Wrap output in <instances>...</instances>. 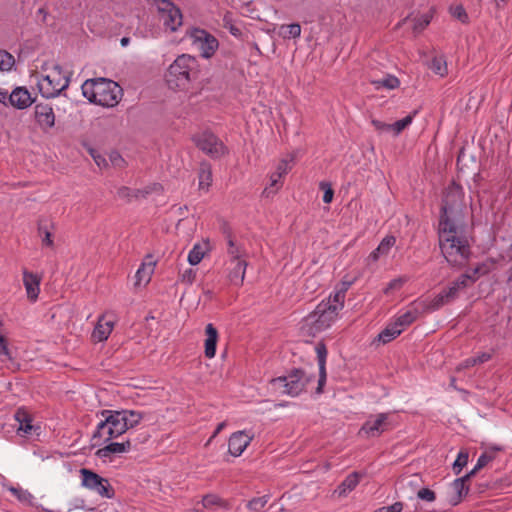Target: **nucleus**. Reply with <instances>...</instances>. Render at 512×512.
Instances as JSON below:
<instances>
[{"label": "nucleus", "instance_id": "nucleus-1", "mask_svg": "<svg viewBox=\"0 0 512 512\" xmlns=\"http://www.w3.org/2000/svg\"><path fill=\"white\" fill-rule=\"evenodd\" d=\"M463 187L452 181L443 192L437 235L439 247L448 265L463 269L472 256L473 238L465 221L466 204Z\"/></svg>", "mask_w": 512, "mask_h": 512}, {"label": "nucleus", "instance_id": "nucleus-2", "mask_svg": "<svg viewBox=\"0 0 512 512\" xmlns=\"http://www.w3.org/2000/svg\"><path fill=\"white\" fill-rule=\"evenodd\" d=\"M83 96L91 103L103 106H116L122 96V88L106 78L87 79L81 86Z\"/></svg>", "mask_w": 512, "mask_h": 512}, {"label": "nucleus", "instance_id": "nucleus-3", "mask_svg": "<svg viewBox=\"0 0 512 512\" xmlns=\"http://www.w3.org/2000/svg\"><path fill=\"white\" fill-rule=\"evenodd\" d=\"M103 418L96 426L91 437L93 447L101 445L118 438L127 432V422L124 421L125 413L121 410H101L99 412Z\"/></svg>", "mask_w": 512, "mask_h": 512}, {"label": "nucleus", "instance_id": "nucleus-4", "mask_svg": "<svg viewBox=\"0 0 512 512\" xmlns=\"http://www.w3.org/2000/svg\"><path fill=\"white\" fill-rule=\"evenodd\" d=\"M313 378L314 375H308L303 368L293 367L285 375L272 378L269 383L275 392L297 397L306 390Z\"/></svg>", "mask_w": 512, "mask_h": 512}, {"label": "nucleus", "instance_id": "nucleus-5", "mask_svg": "<svg viewBox=\"0 0 512 512\" xmlns=\"http://www.w3.org/2000/svg\"><path fill=\"white\" fill-rule=\"evenodd\" d=\"M339 314V307L331 306L330 300H322L308 316L306 321L313 334L322 332L336 321Z\"/></svg>", "mask_w": 512, "mask_h": 512}, {"label": "nucleus", "instance_id": "nucleus-6", "mask_svg": "<svg viewBox=\"0 0 512 512\" xmlns=\"http://www.w3.org/2000/svg\"><path fill=\"white\" fill-rule=\"evenodd\" d=\"M191 140L200 151L212 160H219L229 154L228 147L209 129L192 135Z\"/></svg>", "mask_w": 512, "mask_h": 512}, {"label": "nucleus", "instance_id": "nucleus-7", "mask_svg": "<svg viewBox=\"0 0 512 512\" xmlns=\"http://www.w3.org/2000/svg\"><path fill=\"white\" fill-rule=\"evenodd\" d=\"M186 36L204 59H210L219 47L217 38L205 29L192 27L186 32Z\"/></svg>", "mask_w": 512, "mask_h": 512}, {"label": "nucleus", "instance_id": "nucleus-8", "mask_svg": "<svg viewBox=\"0 0 512 512\" xmlns=\"http://www.w3.org/2000/svg\"><path fill=\"white\" fill-rule=\"evenodd\" d=\"M79 473L81 485L84 488L97 493L103 498L112 499L115 497V490L107 478L88 468H81Z\"/></svg>", "mask_w": 512, "mask_h": 512}, {"label": "nucleus", "instance_id": "nucleus-9", "mask_svg": "<svg viewBox=\"0 0 512 512\" xmlns=\"http://www.w3.org/2000/svg\"><path fill=\"white\" fill-rule=\"evenodd\" d=\"M392 413L383 412L375 416H370L359 429L358 435L366 438H378L383 433L391 431L394 428Z\"/></svg>", "mask_w": 512, "mask_h": 512}, {"label": "nucleus", "instance_id": "nucleus-10", "mask_svg": "<svg viewBox=\"0 0 512 512\" xmlns=\"http://www.w3.org/2000/svg\"><path fill=\"white\" fill-rule=\"evenodd\" d=\"M463 289L453 280L428 302H423L424 312H435L456 301Z\"/></svg>", "mask_w": 512, "mask_h": 512}, {"label": "nucleus", "instance_id": "nucleus-11", "mask_svg": "<svg viewBox=\"0 0 512 512\" xmlns=\"http://www.w3.org/2000/svg\"><path fill=\"white\" fill-rule=\"evenodd\" d=\"M190 66H168L165 73V81L172 90H188L192 79L196 78V72L189 69Z\"/></svg>", "mask_w": 512, "mask_h": 512}, {"label": "nucleus", "instance_id": "nucleus-12", "mask_svg": "<svg viewBox=\"0 0 512 512\" xmlns=\"http://www.w3.org/2000/svg\"><path fill=\"white\" fill-rule=\"evenodd\" d=\"M157 9L163 25L167 29L175 32L182 25L181 10L170 0H159L157 2Z\"/></svg>", "mask_w": 512, "mask_h": 512}, {"label": "nucleus", "instance_id": "nucleus-13", "mask_svg": "<svg viewBox=\"0 0 512 512\" xmlns=\"http://www.w3.org/2000/svg\"><path fill=\"white\" fill-rule=\"evenodd\" d=\"M52 68V73L44 76L38 85L41 95L46 99L58 96L61 91L66 89L69 85L68 77H64L63 84L61 85L59 82L54 83L55 78L61 75L62 66H52Z\"/></svg>", "mask_w": 512, "mask_h": 512}, {"label": "nucleus", "instance_id": "nucleus-14", "mask_svg": "<svg viewBox=\"0 0 512 512\" xmlns=\"http://www.w3.org/2000/svg\"><path fill=\"white\" fill-rule=\"evenodd\" d=\"M34 119L42 132L48 133L55 126V113L51 104L35 103Z\"/></svg>", "mask_w": 512, "mask_h": 512}, {"label": "nucleus", "instance_id": "nucleus-15", "mask_svg": "<svg viewBox=\"0 0 512 512\" xmlns=\"http://www.w3.org/2000/svg\"><path fill=\"white\" fill-rule=\"evenodd\" d=\"M490 271L491 268L487 262H480L477 263L473 268H467L465 272L460 274L455 279V281L463 290H465L466 288L475 284L480 277L489 274Z\"/></svg>", "mask_w": 512, "mask_h": 512}, {"label": "nucleus", "instance_id": "nucleus-16", "mask_svg": "<svg viewBox=\"0 0 512 512\" xmlns=\"http://www.w3.org/2000/svg\"><path fill=\"white\" fill-rule=\"evenodd\" d=\"M252 439L253 435H248L246 431L234 432L228 441L229 453L234 457L240 456L250 444Z\"/></svg>", "mask_w": 512, "mask_h": 512}, {"label": "nucleus", "instance_id": "nucleus-17", "mask_svg": "<svg viewBox=\"0 0 512 512\" xmlns=\"http://www.w3.org/2000/svg\"><path fill=\"white\" fill-rule=\"evenodd\" d=\"M108 444L99 448L95 455L100 459H111L112 455L125 453L131 450L135 445L132 444V439L128 438L124 442H107Z\"/></svg>", "mask_w": 512, "mask_h": 512}, {"label": "nucleus", "instance_id": "nucleus-18", "mask_svg": "<svg viewBox=\"0 0 512 512\" xmlns=\"http://www.w3.org/2000/svg\"><path fill=\"white\" fill-rule=\"evenodd\" d=\"M36 103L26 87H16L9 95V104L16 109L23 110Z\"/></svg>", "mask_w": 512, "mask_h": 512}, {"label": "nucleus", "instance_id": "nucleus-19", "mask_svg": "<svg viewBox=\"0 0 512 512\" xmlns=\"http://www.w3.org/2000/svg\"><path fill=\"white\" fill-rule=\"evenodd\" d=\"M15 420L19 423L18 432H22L25 435H32L40 430V426H35L32 424L33 417L30 412L25 407H20L15 412Z\"/></svg>", "mask_w": 512, "mask_h": 512}, {"label": "nucleus", "instance_id": "nucleus-20", "mask_svg": "<svg viewBox=\"0 0 512 512\" xmlns=\"http://www.w3.org/2000/svg\"><path fill=\"white\" fill-rule=\"evenodd\" d=\"M156 266V261L154 260L153 255H146L144 261L138 268L135 274V283L134 286H141L142 284L146 285L150 282L151 276L154 272Z\"/></svg>", "mask_w": 512, "mask_h": 512}, {"label": "nucleus", "instance_id": "nucleus-21", "mask_svg": "<svg viewBox=\"0 0 512 512\" xmlns=\"http://www.w3.org/2000/svg\"><path fill=\"white\" fill-rule=\"evenodd\" d=\"M158 186H160V184L157 183L146 186L143 189H132L127 186H121L117 190V195L127 203H130L133 199L146 198L153 191H155Z\"/></svg>", "mask_w": 512, "mask_h": 512}, {"label": "nucleus", "instance_id": "nucleus-22", "mask_svg": "<svg viewBox=\"0 0 512 512\" xmlns=\"http://www.w3.org/2000/svg\"><path fill=\"white\" fill-rule=\"evenodd\" d=\"M40 281L41 278L37 274L27 270L23 271V283L26 288L27 297L32 302H35L39 296Z\"/></svg>", "mask_w": 512, "mask_h": 512}, {"label": "nucleus", "instance_id": "nucleus-23", "mask_svg": "<svg viewBox=\"0 0 512 512\" xmlns=\"http://www.w3.org/2000/svg\"><path fill=\"white\" fill-rule=\"evenodd\" d=\"M205 335L206 339L204 342V354L205 357L211 359L216 354L219 333L212 323H208L205 327Z\"/></svg>", "mask_w": 512, "mask_h": 512}, {"label": "nucleus", "instance_id": "nucleus-24", "mask_svg": "<svg viewBox=\"0 0 512 512\" xmlns=\"http://www.w3.org/2000/svg\"><path fill=\"white\" fill-rule=\"evenodd\" d=\"M114 327V323L112 321H104V318L101 317L91 335V338L94 342H102L108 339Z\"/></svg>", "mask_w": 512, "mask_h": 512}, {"label": "nucleus", "instance_id": "nucleus-25", "mask_svg": "<svg viewBox=\"0 0 512 512\" xmlns=\"http://www.w3.org/2000/svg\"><path fill=\"white\" fill-rule=\"evenodd\" d=\"M234 267L230 270L228 277L231 283L235 285H242L245 277L246 267L248 265L244 258L230 260Z\"/></svg>", "mask_w": 512, "mask_h": 512}, {"label": "nucleus", "instance_id": "nucleus-26", "mask_svg": "<svg viewBox=\"0 0 512 512\" xmlns=\"http://www.w3.org/2000/svg\"><path fill=\"white\" fill-rule=\"evenodd\" d=\"M54 224L48 219L38 220V234L42 238V245L47 247H54L52 229Z\"/></svg>", "mask_w": 512, "mask_h": 512}, {"label": "nucleus", "instance_id": "nucleus-27", "mask_svg": "<svg viewBox=\"0 0 512 512\" xmlns=\"http://www.w3.org/2000/svg\"><path fill=\"white\" fill-rule=\"evenodd\" d=\"M396 238L393 235L385 236L376 249H374L368 256V259L376 262L381 255H387L390 249L395 245Z\"/></svg>", "mask_w": 512, "mask_h": 512}, {"label": "nucleus", "instance_id": "nucleus-28", "mask_svg": "<svg viewBox=\"0 0 512 512\" xmlns=\"http://www.w3.org/2000/svg\"><path fill=\"white\" fill-rule=\"evenodd\" d=\"M198 178L199 189L208 190L212 184V166L207 160L199 163Z\"/></svg>", "mask_w": 512, "mask_h": 512}, {"label": "nucleus", "instance_id": "nucleus-29", "mask_svg": "<svg viewBox=\"0 0 512 512\" xmlns=\"http://www.w3.org/2000/svg\"><path fill=\"white\" fill-rule=\"evenodd\" d=\"M370 83L377 91L381 89L394 90L400 86V80L392 74H385L381 79H371Z\"/></svg>", "mask_w": 512, "mask_h": 512}, {"label": "nucleus", "instance_id": "nucleus-30", "mask_svg": "<svg viewBox=\"0 0 512 512\" xmlns=\"http://www.w3.org/2000/svg\"><path fill=\"white\" fill-rule=\"evenodd\" d=\"M361 474L359 472H352L339 484L337 491L338 494L346 495L348 492L354 490L359 484Z\"/></svg>", "mask_w": 512, "mask_h": 512}, {"label": "nucleus", "instance_id": "nucleus-31", "mask_svg": "<svg viewBox=\"0 0 512 512\" xmlns=\"http://www.w3.org/2000/svg\"><path fill=\"white\" fill-rule=\"evenodd\" d=\"M401 333L402 328H398L394 322H391L378 334V341L383 344L389 343L397 338Z\"/></svg>", "mask_w": 512, "mask_h": 512}, {"label": "nucleus", "instance_id": "nucleus-32", "mask_svg": "<svg viewBox=\"0 0 512 512\" xmlns=\"http://www.w3.org/2000/svg\"><path fill=\"white\" fill-rule=\"evenodd\" d=\"M121 412L125 413L124 421L127 422V430L138 426L146 416V413L136 410L122 409Z\"/></svg>", "mask_w": 512, "mask_h": 512}, {"label": "nucleus", "instance_id": "nucleus-33", "mask_svg": "<svg viewBox=\"0 0 512 512\" xmlns=\"http://www.w3.org/2000/svg\"><path fill=\"white\" fill-rule=\"evenodd\" d=\"M452 486H453L455 492L453 493V495L449 499V502L453 506H456L468 494L469 487L467 485H464L460 481H456V480L453 481Z\"/></svg>", "mask_w": 512, "mask_h": 512}, {"label": "nucleus", "instance_id": "nucleus-34", "mask_svg": "<svg viewBox=\"0 0 512 512\" xmlns=\"http://www.w3.org/2000/svg\"><path fill=\"white\" fill-rule=\"evenodd\" d=\"M419 316V312L417 310H408L405 313L399 315L394 323L398 328H402V331L405 327L410 326L413 322L417 320Z\"/></svg>", "mask_w": 512, "mask_h": 512}, {"label": "nucleus", "instance_id": "nucleus-35", "mask_svg": "<svg viewBox=\"0 0 512 512\" xmlns=\"http://www.w3.org/2000/svg\"><path fill=\"white\" fill-rule=\"evenodd\" d=\"M227 243V254L230 256V260L241 259L246 256V250L240 244H237L234 239H229Z\"/></svg>", "mask_w": 512, "mask_h": 512}, {"label": "nucleus", "instance_id": "nucleus-36", "mask_svg": "<svg viewBox=\"0 0 512 512\" xmlns=\"http://www.w3.org/2000/svg\"><path fill=\"white\" fill-rule=\"evenodd\" d=\"M418 110H414L410 114H408L406 117L397 120L392 126V131L395 136H398L404 129H406L413 121L414 117L417 115Z\"/></svg>", "mask_w": 512, "mask_h": 512}, {"label": "nucleus", "instance_id": "nucleus-37", "mask_svg": "<svg viewBox=\"0 0 512 512\" xmlns=\"http://www.w3.org/2000/svg\"><path fill=\"white\" fill-rule=\"evenodd\" d=\"M469 459V453L467 449H461L457 455L456 460L452 465L453 472L459 475L462 469L467 465Z\"/></svg>", "mask_w": 512, "mask_h": 512}, {"label": "nucleus", "instance_id": "nucleus-38", "mask_svg": "<svg viewBox=\"0 0 512 512\" xmlns=\"http://www.w3.org/2000/svg\"><path fill=\"white\" fill-rule=\"evenodd\" d=\"M432 16L428 13L423 14L419 17H415L412 19L413 22V32L415 34H419L422 32L431 22Z\"/></svg>", "mask_w": 512, "mask_h": 512}, {"label": "nucleus", "instance_id": "nucleus-39", "mask_svg": "<svg viewBox=\"0 0 512 512\" xmlns=\"http://www.w3.org/2000/svg\"><path fill=\"white\" fill-rule=\"evenodd\" d=\"M269 500L268 495H264L261 497H254L250 501H248L246 507L253 512H262L264 507L266 506Z\"/></svg>", "mask_w": 512, "mask_h": 512}, {"label": "nucleus", "instance_id": "nucleus-40", "mask_svg": "<svg viewBox=\"0 0 512 512\" xmlns=\"http://www.w3.org/2000/svg\"><path fill=\"white\" fill-rule=\"evenodd\" d=\"M205 255L203 248L200 244H195L188 254V262L194 266L201 262Z\"/></svg>", "mask_w": 512, "mask_h": 512}, {"label": "nucleus", "instance_id": "nucleus-41", "mask_svg": "<svg viewBox=\"0 0 512 512\" xmlns=\"http://www.w3.org/2000/svg\"><path fill=\"white\" fill-rule=\"evenodd\" d=\"M346 293L336 288L334 293H331L326 300H330L331 306L339 307V312L344 308Z\"/></svg>", "mask_w": 512, "mask_h": 512}, {"label": "nucleus", "instance_id": "nucleus-42", "mask_svg": "<svg viewBox=\"0 0 512 512\" xmlns=\"http://www.w3.org/2000/svg\"><path fill=\"white\" fill-rule=\"evenodd\" d=\"M281 33L285 38H297L301 34V26L298 23L282 26Z\"/></svg>", "mask_w": 512, "mask_h": 512}, {"label": "nucleus", "instance_id": "nucleus-43", "mask_svg": "<svg viewBox=\"0 0 512 512\" xmlns=\"http://www.w3.org/2000/svg\"><path fill=\"white\" fill-rule=\"evenodd\" d=\"M317 361L319 368H326V358H327V347L323 341L317 343L316 347Z\"/></svg>", "mask_w": 512, "mask_h": 512}, {"label": "nucleus", "instance_id": "nucleus-44", "mask_svg": "<svg viewBox=\"0 0 512 512\" xmlns=\"http://www.w3.org/2000/svg\"><path fill=\"white\" fill-rule=\"evenodd\" d=\"M319 188L323 191V202L325 204H330L334 197V190L331 187V184L328 182H320Z\"/></svg>", "mask_w": 512, "mask_h": 512}, {"label": "nucleus", "instance_id": "nucleus-45", "mask_svg": "<svg viewBox=\"0 0 512 512\" xmlns=\"http://www.w3.org/2000/svg\"><path fill=\"white\" fill-rule=\"evenodd\" d=\"M280 179L281 178H278L277 176V172L273 173L271 176H270V181H271V184L270 186L271 187H275L276 186V189L275 190H272L271 188L269 187H266L263 192H262V196L263 197H270L271 195L275 194L277 192V190L279 189L280 186H277V184L280 182Z\"/></svg>", "mask_w": 512, "mask_h": 512}, {"label": "nucleus", "instance_id": "nucleus-46", "mask_svg": "<svg viewBox=\"0 0 512 512\" xmlns=\"http://www.w3.org/2000/svg\"><path fill=\"white\" fill-rule=\"evenodd\" d=\"M417 497L425 502H433L436 499V493L433 490L424 487L418 490Z\"/></svg>", "mask_w": 512, "mask_h": 512}, {"label": "nucleus", "instance_id": "nucleus-47", "mask_svg": "<svg viewBox=\"0 0 512 512\" xmlns=\"http://www.w3.org/2000/svg\"><path fill=\"white\" fill-rule=\"evenodd\" d=\"M9 491L17 497V499L21 502L29 501L32 498V495L27 491L21 488L11 486Z\"/></svg>", "mask_w": 512, "mask_h": 512}, {"label": "nucleus", "instance_id": "nucleus-48", "mask_svg": "<svg viewBox=\"0 0 512 512\" xmlns=\"http://www.w3.org/2000/svg\"><path fill=\"white\" fill-rule=\"evenodd\" d=\"M219 229L226 241H228L229 239H234L233 230L228 221L222 219L220 221Z\"/></svg>", "mask_w": 512, "mask_h": 512}, {"label": "nucleus", "instance_id": "nucleus-49", "mask_svg": "<svg viewBox=\"0 0 512 512\" xmlns=\"http://www.w3.org/2000/svg\"><path fill=\"white\" fill-rule=\"evenodd\" d=\"M4 323L2 320H0V329L3 327ZM0 355H5L9 359H11V354L8 349V340L6 336L0 332Z\"/></svg>", "mask_w": 512, "mask_h": 512}, {"label": "nucleus", "instance_id": "nucleus-50", "mask_svg": "<svg viewBox=\"0 0 512 512\" xmlns=\"http://www.w3.org/2000/svg\"><path fill=\"white\" fill-rule=\"evenodd\" d=\"M222 499L214 494H208L203 497L202 504L205 508H211L215 505H220L222 503Z\"/></svg>", "mask_w": 512, "mask_h": 512}, {"label": "nucleus", "instance_id": "nucleus-51", "mask_svg": "<svg viewBox=\"0 0 512 512\" xmlns=\"http://www.w3.org/2000/svg\"><path fill=\"white\" fill-rule=\"evenodd\" d=\"M405 282H406V279L402 278V277L395 278V279L391 280L387 284L386 288L383 290L384 294H388L392 290L400 289Z\"/></svg>", "mask_w": 512, "mask_h": 512}, {"label": "nucleus", "instance_id": "nucleus-52", "mask_svg": "<svg viewBox=\"0 0 512 512\" xmlns=\"http://www.w3.org/2000/svg\"><path fill=\"white\" fill-rule=\"evenodd\" d=\"M89 154L94 159L95 163L97 164V166L99 168L108 166V162H107L106 158L104 156H102L101 154H99L97 150L90 148Z\"/></svg>", "mask_w": 512, "mask_h": 512}, {"label": "nucleus", "instance_id": "nucleus-53", "mask_svg": "<svg viewBox=\"0 0 512 512\" xmlns=\"http://www.w3.org/2000/svg\"><path fill=\"white\" fill-rule=\"evenodd\" d=\"M495 456L493 454H488L487 452L482 453L476 463V469L481 470L484 468L489 462L493 461Z\"/></svg>", "mask_w": 512, "mask_h": 512}, {"label": "nucleus", "instance_id": "nucleus-54", "mask_svg": "<svg viewBox=\"0 0 512 512\" xmlns=\"http://www.w3.org/2000/svg\"><path fill=\"white\" fill-rule=\"evenodd\" d=\"M196 278V271L192 268L186 269L180 274V280L183 283L192 284Z\"/></svg>", "mask_w": 512, "mask_h": 512}, {"label": "nucleus", "instance_id": "nucleus-55", "mask_svg": "<svg viewBox=\"0 0 512 512\" xmlns=\"http://www.w3.org/2000/svg\"><path fill=\"white\" fill-rule=\"evenodd\" d=\"M326 379H327L326 368H319V379H318V385L316 388L317 394L323 393L324 386L326 384Z\"/></svg>", "mask_w": 512, "mask_h": 512}, {"label": "nucleus", "instance_id": "nucleus-56", "mask_svg": "<svg viewBox=\"0 0 512 512\" xmlns=\"http://www.w3.org/2000/svg\"><path fill=\"white\" fill-rule=\"evenodd\" d=\"M452 15L460 20L462 23H466L468 21V15L463 8V6L459 5L452 9Z\"/></svg>", "mask_w": 512, "mask_h": 512}, {"label": "nucleus", "instance_id": "nucleus-57", "mask_svg": "<svg viewBox=\"0 0 512 512\" xmlns=\"http://www.w3.org/2000/svg\"><path fill=\"white\" fill-rule=\"evenodd\" d=\"M355 280L356 278H349L348 275H345L336 288L346 293L349 290V288L355 283Z\"/></svg>", "mask_w": 512, "mask_h": 512}, {"label": "nucleus", "instance_id": "nucleus-58", "mask_svg": "<svg viewBox=\"0 0 512 512\" xmlns=\"http://www.w3.org/2000/svg\"><path fill=\"white\" fill-rule=\"evenodd\" d=\"M403 510L402 502H395L390 506H384L377 509L375 512H401Z\"/></svg>", "mask_w": 512, "mask_h": 512}, {"label": "nucleus", "instance_id": "nucleus-59", "mask_svg": "<svg viewBox=\"0 0 512 512\" xmlns=\"http://www.w3.org/2000/svg\"><path fill=\"white\" fill-rule=\"evenodd\" d=\"M371 124L374 126V128L377 130V131H386V132H390L392 131V126L391 124H387V123H384L380 120H377V119H373L371 121Z\"/></svg>", "mask_w": 512, "mask_h": 512}, {"label": "nucleus", "instance_id": "nucleus-60", "mask_svg": "<svg viewBox=\"0 0 512 512\" xmlns=\"http://www.w3.org/2000/svg\"><path fill=\"white\" fill-rule=\"evenodd\" d=\"M431 64H447V60L445 56L441 53L436 52L435 50H432L431 52Z\"/></svg>", "mask_w": 512, "mask_h": 512}, {"label": "nucleus", "instance_id": "nucleus-61", "mask_svg": "<svg viewBox=\"0 0 512 512\" xmlns=\"http://www.w3.org/2000/svg\"><path fill=\"white\" fill-rule=\"evenodd\" d=\"M0 64H15V59L7 51L0 50Z\"/></svg>", "mask_w": 512, "mask_h": 512}, {"label": "nucleus", "instance_id": "nucleus-62", "mask_svg": "<svg viewBox=\"0 0 512 512\" xmlns=\"http://www.w3.org/2000/svg\"><path fill=\"white\" fill-rule=\"evenodd\" d=\"M434 75L445 77L448 75V66H428Z\"/></svg>", "mask_w": 512, "mask_h": 512}, {"label": "nucleus", "instance_id": "nucleus-63", "mask_svg": "<svg viewBox=\"0 0 512 512\" xmlns=\"http://www.w3.org/2000/svg\"><path fill=\"white\" fill-rule=\"evenodd\" d=\"M476 362V365L485 363L492 358V354L488 352H482L477 356H473Z\"/></svg>", "mask_w": 512, "mask_h": 512}, {"label": "nucleus", "instance_id": "nucleus-64", "mask_svg": "<svg viewBox=\"0 0 512 512\" xmlns=\"http://www.w3.org/2000/svg\"><path fill=\"white\" fill-rule=\"evenodd\" d=\"M288 162L286 160H282L277 166V176L278 178H282L283 175L288 173Z\"/></svg>", "mask_w": 512, "mask_h": 512}]
</instances>
